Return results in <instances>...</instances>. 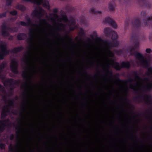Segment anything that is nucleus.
I'll return each mask as SVG.
<instances>
[{
	"label": "nucleus",
	"instance_id": "nucleus-1",
	"mask_svg": "<svg viewBox=\"0 0 152 152\" xmlns=\"http://www.w3.org/2000/svg\"><path fill=\"white\" fill-rule=\"evenodd\" d=\"M132 1H136L138 4L141 7H145L148 8H151V4L149 0H112L109 4V10H115V1H117L120 4H122L125 3H128L129 2Z\"/></svg>",
	"mask_w": 152,
	"mask_h": 152
},
{
	"label": "nucleus",
	"instance_id": "nucleus-2",
	"mask_svg": "<svg viewBox=\"0 0 152 152\" xmlns=\"http://www.w3.org/2000/svg\"><path fill=\"white\" fill-rule=\"evenodd\" d=\"M23 49V47L21 46L17 47H15L12 49L11 51L7 48L2 49L1 50L0 52V59L2 60L4 59V57L8 55L11 53H17L19 52Z\"/></svg>",
	"mask_w": 152,
	"mask_h": 152
},
{
	"label": "nucleus",
	"instance_id": "nucleus-3",
	"mask_svg": "<svg viewBox=\"0 0 152 152\" xmlns=\"http://www.w3.org/2000/svg\"><path fill=\"white\" fill-rule=\"evenodd\" d=\"M134 56L139 61L140 66L144 68L147 69H148L150 67L148 61L144 58V56L142 54L136 51L134 53Z\"/></svg>",
	"mask_w": 152,
	"mask_h": 152
},
{
	"label": "nucleus",
	"instance_id": "nucleus-4",
	"mask_svg": "<svg viewBox=\"0 0 152 152\" xmlns=\"http://www.w3.org/2000/svg\"><path fill=\"white\" fill-rule=\"evenodd\" d=\"M110 61L112 63V67L117 70L120 71L122 68H126L129 69L131 66L130 63L128 61L122 62L120 66L119 65V62L115 61L113 59H111Z\"/></svg>",
	"mask_w": 152,
	"mask_h": 152
},
{
	"label": "nucleus",
	"instance_id": "nucleus-5",
	"mask_svg": "<svg viewBox=\"0 0 152 152\" xmlns=\"http://www.w3.org/2000/svg\"><path fill=\"white\" fill-rule=\"evenodd\" d=\"M25 2H30L38 5H42L47 10H50L49 1L47 0H23Z\"/></svg>",
	"mask_w": 152,
	"mask_h": 152
},
{
	"label": "nucleus",
	"instance_id": "nucleus-6",
	"mask_svg": "<svg viewBox=\"0 0 152 152\" xmlns=\"http://www.w3.org/2000/svg\"><path fill=\"white\" fill-rule=\"evenodd\" d=\"M104 33L106 37H111L112 40H116L118 37L116 33L109 28H104Z\"/></svg>",
	"mask_w": 152,
	"mask_h": 152
},
{
	"label": "nucleus",
	"instance_id": "nucleus-7",
	"mask_svg": "<svg viewBox=\"0 0 152 152\" xmlns=\"http://www.w3.org/2000/svg\"><path fill=\"white\" fill-rule=\"evenodd\" d=\"M10 67L11 71L13 73L16 75L19 74V72L18 70V63L17 61L15 59L12 60Z\"/></svg>",
	"mask_w": 152,
	"mask_h": 152
},
{
	"label": "nucleus",
	"instance_id": "nucleus-8",
	"mask_svg": "<svg viewBox=\"0 0 152 152\" xmlns=\"http://www.w3.org/2000/svg\"><path fill=\"white\" fill-rule=\"evenodd\" d=\"M34 29L31 28H30L29 29V38L27 39V42L29 44L28 47L29 49H32L33 44V40L34 36Z\"/></svg>",
	"mask_w": 152,
	"mask_h": 152
},
{
	"label": "nucleus",
	"instance_id": "nucleus-9",
	"mask_svg": "<svg viewBox=\"0 0 152 152\" xmlns=\"http://www.w3.org/2000/svg\"><path fill=\"white\" fill-rule=\"evenodd\" d=\"M1 35L3 37H8L10 34L7 30L13 31V28L7 27L5 23H3L1 26Z\"/></svg>",
	"mask_w": 152,
	"mask_h": 152
},
{
	"label": "nucleus",
	"instance_id": "nucleus-10",
	"mask_svg": "<svg viewBox=\"0 0 152 152\" xmlns=\"http://www.w3.org/2000/svg\"><path fill=\"white\" fill-rule=\"evenodd\" d=\"M22 76L23 79L25 80V82L23 84L21 85L20 88H25V91H26L28 83L30 80V78L27 76V72H23L22 74Z\"/></svg>",
	"mask_w": 152,
	"mask_h": 152
},
{
	"label": "nucleus",
	"instance_id": "nucleus-11",
	"mask_svg": "<svg viewBox=\"0 0 152 152\" xmlns=\"http://www.w3.org/2000/svg\"><path fill=\"white\" fill-rule=\"evenodd\" d=\"M131 39L134 40L133 47L136 49H137L139 47V39L140 38L139 34L137 33H133L131 37Z\"/></svg>",
	"mask_w": 152,
	"mask_h": 152
},
{
	"label": "nucleus",
	"instance_id": "nucleus-12",
	"mask_svg": "<svg viewBox=\"0 0 152 152\" xmlns=\"http://www.w3.org/2000/svg\"><path fill=\"white\" fill-rule=\"evenodd\" d=\"M6 82L9 84L10 89L11 91H13L15 88L14 85L19 83V81L14 80L12 78L8 79Z\"/></svg>",
	"mask_w": 152,
	"mask_h": 152
},
{
	"label": "nucleus",
	"instance_id": "nucleus-13",
	"mask_svg": "<svg viewBox=\"0 0 152 152\" xmlns=\"http://www.w3.org/2000/svg\"><path fill=\"white\" fill-rule=\"evenodd\" d=\"M113 40L112 41L105 40L104 41V43L107 45L108 47L110 48L111 47H118L119 44L117 41V39Z\"/></svg>",
	"mask_w": 152,
	"mask_h": 152
},
{
	"label": "nucleus",
	"instance_id": "nucleus-14",
	"mask_svg": "<svg viewBox=\"0 0 152 152\" xmlns=\"http://www.w3.org/2000/svg\"><path fill=\"white\" fill-rule=\"evenodd\" d=\"M105 22L108 23L114 28H117V25L115 22L109 17H107L105 18Z\"/></svg>",
	"mask_w": 152,
	"mask_h": 152
},
{
	"label": "nucleus",
	"instance_id": "nucleus-15",
	"mask_svg": "<svg viewBox=\"0 0 152 152\" xmlns=\"http://www.w3.org/2000/svg\"><path fill=\"white\" fill-rule=\"evenodd\" d=\"M143 25L145 26L152 27V17H148L147 18L146 20H143Z\"/></svg>",
	"mask_w": 152,
	"mask_h": 152
},
{
	"label": "nucleus",
	"instance_id": "nucleus-16",
	"mask_svg": "<svg viewBox=\"0 0 152 152\" xmlns=\"http://www.w3.org/2000/svg\"><path fill=\"white\" fill-rule=\"evenodd\" d=\"M131 23L133 26L136 29H138L140 26V20L138 18H135L134 19V21H132Z\"/></svg>",
	"mask_w": 152,
	"mask_h": 152
},
{
	"label": "nucleus",
	"instance_id": "nucleus-17",
	"mask_svg": "<svg viewBox=\"0 0 152 152\" xmlns=\"http://www.w3.org/2000/svg\"><path fill=\"white\" fill-rule=\"evenodd\" d=\"M10 110L7 106H5L4 107V109L2 111L1 113V118L4 119L7 115V113H9Z\"/></svg>",
	"mask_w": 152,
	"mask_h": 152
},
{
	"label": "nucleus",
	"instance_id": "nucleus-18",
	"mask_svg": "<svg viewBox=\"0 0 152 152\" xmlns=\"http://www.w3.org/2000/svg\"><path fill=\"white\" fill-rule=\"evenodd\" d=\"M7 121H9L8 119L7 120H3L0 121V124H1L2 125H0V132H3L5 129L4 126H6V124L7 123Z\"/></svg>",
	"mask_w": 152,
	"mask_h": 152
},
{
	"label": "nucleus",
	"instance_id": "nucleus-19",
	"mask_svg": "<svg viewBox=\"0 0 152 152\" xmlns=\"http://www.w3.org/2000/svg\"><path fill=\"white\" fill-rule=\"evenodd\" d=\"M145 102V103L147 105L149 104H152V99L151 96L150 94L148 95H146L145 99H144Z\"/></svg>",
	"mask_w": 152,
	"mask_h": 152
},
{
	"label": "nucleus",
	"instance_id": "nucleus-20",
	"mask_svg": "<svg viewBox=\"0 0 152 152\" xmlns=\"http://www.w3.org/2000/svg\"><path fill=\"white\" fill-rule=\"evenodd\" d=\"M26 37V34L23 33H19L17 36V39L19 40H24Z\"/></svg>",
	"mask_w": 152,
	"mask_h": 152
},
{
	"label": "nucleus",
	"instance_id": "nucleus-21",
	"mask_svg": "<svg viewBox=\"0 0 152 152\" xmlns=\"http://www.w3.org/2000/svg\"><path fill=\"white\" fill-rule=\"evenodd\" d=\"M8 149L10 152H18L17 146H14L12 144H10L8 147Z\"/></svg>",
	"mask_w": 152,
	"mask_h": 152
},
{
	"label": "nucleus",
	"instance_id": "nucleus-22",
	"mask_svg": "<svg viewBox=\"0 0 152 152\" xmlns=\"http://www.w3.org/2000/svg\"><path fill=\"white\" fill-rule=\"evenodd\" d=\"M5 102H8V104L6 106H7L8 108V107H13L14 106L15 100H10L9 99L8 100H5Z\"/></svg>",
	"mask_w": 152,
	"mask_h": 152
},
{
	"label": "nucleus",
	"instance_id": "nucleus-23",
	"mask_svg": "<svg viewBox=\"0 0 152 152\" xmlns=\"http://www.w3.org/2000/svg\"><path fill=\"white\" fill-rule=\"evenodd\" d=\"M0 42V49L1 50L7 48V45L5 42H4L2 41H1Z\"/></svg>",
	"mask_w": 152,
	"mask_h": 152
},
{
	"label": "nucleus",
	"instance_id": "nucleus-24",
	"mask_svg": "<svg viewBox=\"0 0 152 152\" xmlns=\"http://www.w3.org/2000/svg\"><path fill=\"white\" fill-rule=\"evenodd\" d=\"M147 90L150 91L152 89V83H150L148 85H147L144 87Z\"/></svg>",
	"mask_w": 152,
	"mask_h": 152
},
{
	"label": "nucleus",
	"instance_id": "nucleus-25",
	"mask_svg": "<svg viewBox=\"0 0 152 152\" xmlns=\"http://www.w3.org/2000/svg\"><path fill=\"white\" fill-rule=\"evenodd\" d=\"M20 125L17 126L15 128L16 130V133L17 134H18L21 132L20 130Z\"/></svg>",
	"mask_w": 152,
	"mask_h": 152
},
{
	"label": "nucleus",
	"instance_id": "nucleus-26",
	"mask_svg": "<svg viewBox=\"0 0 152 152\" xmlns=\"http://www.w3.org/2000/svg\"><path fill=\"white\" fill-rule=\"evenodd\" d=\"M132 74L134 77L135 78L138 79H141L140 77L139 76V74L137 71H133L132 72Z\"/></svg>",
	"mask_w": 152,
	"mask_h": 152
},
{
	"label": "nucleus",
	"instance_id": "nucleus-27",
	"mask_svg": "<svg viewBox=\"0 0 152 152\" xmlns=\"http://www.w3.org/2000/svg\"><path fill=\"white\" fill-rule=\"evenodd\" d=\"M62 20L65 22L69 21V20L67 16L65 15H63L62 16Z\"/></svg>",
	"mask_w": 152,
	"mask_h": 152
},
{
	"label": "nucleus",
	"instance_id": "nucleus-28",
	"mask_svg": "<svg viewBox=\"0 0 152 152\" xmlns=\"http://www.w3.org/2000/svg\"><path fill=\"white\" fill-rule=\"evenodd\" d=\"M129 19L128 18H126V19L125 21L124 25L125 28H126L127 27L129 26Z\"/></svg>",
	"mask_w": 152,
	"mask_h": 152
},
{
	"label": "nucleus",
	"instance_id": "nucleus-29",
	"mask_svg": "<svg viewBox=\"0 0 152 152\" xmlns=\"http://www.w3.org/2000/svg\"><path fill=\"white\" fill-rule=\"evenodd\" d=\"M117 78L118 80L121 82H128L129 83H131L133 81V79L131 78H129L127 81L121 80L118 77H117Z\"/></svg>",
	"mask_w": 152,
	"mask_h": 152
},
{
	"label": "nucleus",
	"instance_id": "nucleus-30",
	"mask_svg": "<svg viewBox=\"0 0 152 152\" xmlns=\"http://www.w3.org/2000/svg\"><path fill=\"white\" fill-rule=\"evenodd\" d=\"M6 66V64L5 63L2 62L0 65V73L1 72L2 70L4 69Z\"/></svg>",
	"mask_w": 152,
	"mask_h": 152
},
{
	"label": "nucleus",
	"instance_id": "nucleus-31",
	"mask_svg": "<svg viewBox=\"0 0 152 152\" xmlns=\"http://www.w3.org/2000/svg\"><path fill=\"white\" fill-rule=\"evenodd\" d=\"M107 67L108 69H107V72L109 74L110 76L112 77L113 75V72L112 70H110L109 69V68L110 67V66L109 65H107Z\"/></svg>",
	"mask_w": 152,
	"mask_h": 152
},
{
	"label": "nucleus",
	"instance_id": "nucleus-32",
	"mask_svg": "<svg viewBox=\"0 0 152 152\" xmlns=\"http://www.w3.org/2000/svg\"><path fill=\"white\" fill-rule=\"evenodd\" d=\"M114 51L117 55H119L122 54L123 52V51L122 50H114Z\"/></svg>",
	"mask_w": 152,
	"mask_h": 152
},
{
	"label": "nucleus",
	"instance_id": "nucleus-33",
	"mask_svg": "<svg viewBox=\"0 0 152 152\" xmlns=\"http://www.w3.org/2000/svg\"><path fill=\"white\" fill-rule=\"evenodd\" d=\"M110 48L108 47L107 50L109 52V53L110 56L113 57L114 56V55L113 52L110 50Z\"/></svg>",
	"mask_w": 152,
	"mask_h": 152
},
{
	"label": "nucleus",
	"instance_id": "nucleus-34",
	"mask_svg": "<svg viewBox=\"0 0 152 152\" xmlns=\"http://www.w3.org/2000/svg\"><path fill=\"white\" fill-rule=\"evenodd\" d=\"M27 22L28 23V25H30L33 24V23L31 21V19L29 18H28L27 19Z\"/></svg>",
	"mask_w": 152,
	"mask_h": 152
},
{
	"label": "nucleus",
	"instance_id": "nucleus-35",
	"mask_svg": "<svg viewBox=\"0 0 152 152\" xmlns=\"http://www.w3.org/2000/svg\"><path fill=\"white\" fill-rule=\"evenodd\" d=\"M96 10H90V12L91 13H92L93 14H96V12L97 14H100L101 13V11H98L97 12H96Z\"/></svg>",
	"mask_w": 152,
	"mask_h": 152
},
{
	"label": "nucleus",
	"instance_id": "nucleus-36",
	"mask_svg": "<svg viewBox=\"0 0 152 152\" xmlns=\"http://www.w3.org/2000/svg\"><path fill=\"white\" fill-rule=\"evenodd\" d=\"M148 75H152V66H150L148 69Z\"/></svg>",
	"mask_w": 152,
	"mask_h": 152
},
{
	"label": "nucleus",
	"instance_id": "nucleus-37",
	"mask_svg": "<svg viewBox=\"0 0 152 152\" xmlns=\"http://www.w3.org/2000/svg\"><path fill=\"white\" fill-rule=\"evenodd\" d=\"M64 37L66 39H68L71 42H72V39L69 37V35L68 34H67L66 35H65V36H64Z\"/></svg>",
	"mask_w": 152,
	"mask_h": 152
},
{
	"label": "nucleus",
	"instance_id": "nucleus-38",
	"mask_svg": "<svg viewBox=\"0 0 152 152\" xmlns=\"http://www.w3.org/2000/svg\"><path fill=\"white\" fill-rule=\"evenodd\" d=\"M20 24L21 26H29V25H28V23H26L25 22L22 21L20 22Z\"/></svg>",
	"mask_w": 152,
	"mask_h": 152
},
{
	"label": "nucleus",
	"instance_id": "nucleus-39",
	"mask_svg": "<svg viewBox=\"0 0 152 152\" xmlns=\"http://www.w3.org/2000/svg\"><path fill=\"white\" fill-rule=\"evenodd\" d=\"M13 0H6V4L7 6H10L11 5Z\"/></svg>",
	"mask_w": 152,
	"mask_h": 152
},
{
	"label": "nucleus",
	"instance_id": "nucleus-40",
	"mask_svg": "<svg viewBox=\"0 0 152 152\" xmlns=\"http://www.w3.org/2000/svg\"><path fill=\"white\" fill-rule=\"evenodd\" d=\"M5 145L3 143H0V148L1 149H5Z\"/></svg>",
	"mask_w": 152,
	"mask_h": 152
},
{
	"label": "nucleus",
	"instance_id": "nucleus-41",
	"mask_svg": "<svg viewBox=\"0 0 152 152\" xmlns=\"http://www.w3.org/2000/svg\"><path fill=\"white\" fill-rule=\"evenodd\" d=\"M13 11L10 12V13L11 14L13 15H15L17 14V12L16 10H13Z\"/></svg>",
	"mask_w": 152,
	"mask_h": 152
},
{
	"label": "nucleus",
	"instance_id": "nucleus-42",
	"mask_svg": "<svg viewBox=\"0 0 152 152\" xmlns=\"http://www.w3.org/2000/svg\"><path fill=\"white\" fill-rule=\"evenodd\" d=\"M6 16V13L4 12L2 13H0V18L5 17Z\"/></svg>",
	"mask_w": 152,
	"mask_h": 152
},
{
	"label": "nucleus",
	"instance_id": "nucleus-43",
	"mask_svg": "<svg viewBox=\"0 0 152 152\" xmlns=\"http://www.w3.org/2000/svg\"><path fill=\"white\" fill-rule=\"evenodd\" d=\"M80 34H81V36H83L84 35L85 33L83 30L82 28H81L80 29Z\"/></svg>",
	"mask_w": 152,
	"mask_h": 152
},
{
	"label": "nucleus",
	"instance_id": "nucleus-44",
	"mask_svg": "<svg viewBox=\"0 0 152 152\" xmlns=\"http://www.w3.org/2000/svg\"><path fill=\"white\" fill-rule=\"evenodd\" d=\"M70 22V25H74L75 24V22L74 19H71Z\"/></svg>",
	"mask_w": 152,
	"mask_h": 152
},
{
	"label": "nucleus",
	"instance_id": "nucleus-45",
	"mask_svg": "<svg viewBox=\"0 0 152 152\" xmlns=\"http://www.w3.org/2000/svg\"><path fill=\"white\" fill-rule=\"evenodd\" d=\"M14 138V135L13 134H11L10 137V140H13Z\"/></svg>",
	"mask_w": 152,
	"mask_h": 152
},
{
	"label": "nucleus",
	"instance_id": "nucleus-46",
	"mask_svg": "<svg viewBox=\"0 0 152 152\" xmlns=\"http://www.w3.org/2000/svg\"><path fill=\"white\" fill-rule=\"evenodd\" d=\"M144 97V96L142 95H139L136 97L135 98V99H140L141 98Z\"/></svg>",
	"mask_w": 152,
	"mask_h": 152
},
{
	"label": "nucleus",
	"instance_id": "nucleus-47",
	"mask_svg": "<svg viewBox=\"0 0 152 152\" xmlns=\"http://www.w3.org/2000/svg\"><path fill=\"white\" fill-rule=\"evenodd\" d=\"M145 51L147 53H150L151 52L152 50L150 48H147L146 49Z\"/></svg>",
	"mask_w": 152,
	"mask_h": 152
},
{
	"label": "nucleus",
	"instance_id": "nucleus-48",
	"mask_svg": "<svg viewBox=\"0 0 152 152\" xmlns=\"http://www.w3.org/2000/svg\"><path fill=\"white\" fill-rule=\"evenodd\" d=\"M129 50L130 52H132L133 51H134L136 49L134 48L133 46L130 47L129 48Z\"/></svg>",
	"mask_w": 152,
	"mask_h": 152
},
{
	"label": "nucleus",
	"instance_id": "nucleus-49",
	"mask_svg": "<svg viewBox=\"0 0 152 152\" xmlns=\"http://www.w3.org/2000/svg\"><path fill=\"white\" fill-rule=\"evenodd\" d=\"M70 5H68L67 6V7H69V8H67L65 10H75V9L74 8H72V7H70Z\"/></svg>",
	"mask_w": 152,
	"mask_h": 152
},
{
	"label": "nucleus",
	"instance_id": "nucleus-50",
	"mask_svg": "<svg viewBox=\"0 0 152 152\" xmlns=\"http://www.w3.org/2000/svg\"><path fill=\"white\" fill-rule=\"evenodd\" d=\"M26 105V104L25 103L21 105V108L22 109H23L24 111L25 110V109L24 108V107H25V105Z\"/></svg>",
	"mask_w": 152,
	"mask_h": 152
},
{
	"label": "nucleus",
	"instance_id": "nucleus-51",
	"mask_svg": "<svg viewBox=\"0 0 152 152\" xmlns=\"http://www.w3.org/2000/svg\"><path fill=\"white\" fill-rule=\"evenodd\" d=\"M75 28L74 27H71L69 28V30L70 31H73L75 29Z\"/></svg>",
	"mask_w": 152,
	"mask_h": 152
},
{
	"label": "nucleus",
	"instance_id": "nucleus-52",
	"mask_svg": "<svg viewBox=\"0 0 152 152\" xmlns=\"http://www.w3.org/2000/svg\"><path fill=\"white\" fill-rule=\"evenodd\" d=\"M26 61L28 62H29V57L28 56H27L26 57Z\"/></svg>",
	"mask_w": 152,
	"mask_h": 152
},
{
	"label": "nucleus",
	"instance_id": "nucleus-53",
	"mask_svg": "<svg viewBox=\"0 0 152 152\" xmlns=\"http://www.w3.org/2000/svg\"><path fill=\"white\" fill-rule=\"evenodd\" d=\"M13 113L15 115H17L18 114V111L17 110H15L14 112Z\"/></svg>",
	"mask_w": 152,
	"mask_h": 152
},
{
	"label": "nucleus",
	"instance_id": "nucleus-54",
	"mask_svg": "<svg viewBox=\"0 0 152 152\" xmlns=\"http://www.w3.org/2000/svg\"><path fill=\"white\" fill-rule=\"evenodd\" d=\"M124 100L125 101H126V102H128L129 101V100H128V99H127L126 97H125L124 98Z\"/></svg>",
	"mask_w": 152,
	"mask_h": 152
},
{
	"label": "nucleus",
	"instance_id": "nucleus-55",
	"mask_svg": "<svg viewBox=\"0 0 152 152\" xmlns=\"http://www.w3.org/2000/svg\"><path fill=\"white\" fill-rule=\"evenodd\" d=\"M143 80H144L148 81L149 80V78L147 77L144 78Z\"/></svg>",
	"mask_w": 152,
	"mask_h": 152
},
{
	"label": "nucleus",
	"instance_id": "nucleus-56",
	"mask_svg": "<svg viewBox=\"0 0 152 152\" xmlns=\"http://www.w3.org/2000/svg\"><path fill=\"white\" fill-rule=\"evenodd\" d=\"M40 22H45V19H41L40 20Z\"/></svg>",
	"mask_w": 152,
	"mask_h": 152
},
{
	"label": "nucleus",
	"instance_id": "nucleus-57",
	"mask_svg": "<svg viewBox=\"0 0 152 152\" xmlns=\"http://www.w3.org/2000/svg\"><path fill=\"white\" fill-rule=\"evenodd\" d=\"M130 86H131L130 88L131 89H133V88L134 87V86H133V85L132 84H131L130 85Z\"/></svg>",
	"mask_w": 152,
	"mask_h": 152
},
{
	"label": "nucleus",
	"instance_id": "nucleus-58",
	"mask_svg": "<svg viewBox=\"0 0 152 152\" xmlns=\"http://www.w3.org/2000/svg\"><path fill=\"white\" fill-rule=\"evenodd\" d=\"M54 12H58V10H53Z\"/></svg>",
	"mask_w": 152,
	"mask_h": 152
},
{
	"label": "nucleus",
	"instance_id": "nucleus-59",
	"mask_svg": "<svg viewBox=\"0 0 152 152\" xmlns=\"http://www.w3.org/2000/svg\"><path fill=\"white\" fill-rule=\"evenodd\" d=\"M149 39L150 40V41L151 40V37L150 36L149 37Z\"/></svg>",
	"mask_w": 152,
	"mask_h": 152
},
{
	"label": "nucleus",
	"instance_id": "nucleus-60",
	"mask_svg": "<svg viewBox=\"0 0 152 152\" xmlns=\"http://www.w3.org/2000/svg\"><path fill=\"white\" fill-rule=\"evenodd\" d=\"M88 40L89 41H91V39H90V38H88Z\"/></svg>",
	"mask_w": 152,
	"mask_h": 152
},
{
	"label": "nucleus",
	"instance_id": "nucleus-61",
	"mask_svg": "<svg viewBox=\"0 0 152 152\" xmlns=\"http://www.w3.org/2000/svg\"><path fill=\"white\" fill-rule=\"evenodd\" d=\"M57 34H58V35L59 36H61V35L60 34L58 33H57Z\"/></svg>",
	"mask_w": 152,
	"mask_h": 152
},
{
	"label": "nucleus",
	"instance_id": "nucleus-62",
	"mask_svg": "<svg viewBox=\"0 0 152 152\" xmlns=\"http://www.w3.org/2000/svg\"><path fill=\"white\" fill-rule=\"evenodd\" d=\"M15 98H16V99H18V96H16L15 97Z\"/></svg>",
	"mask_w": 152,
	"mask_h": 152
},
{
	"label": "nucleus",
	"instance_id": "nucleus-63",
	"mask_svg": "<svg viewBox=\"0 0 152 152\" xmlns=\"http://www.w3.org/2000/svg\"><path fill=\"white\" fill-rule=\"evenodd\" d=\"M143 16H145H145H146L145 14H143Z\"/></svg>",
	"mask_w": 152,
	"mask_h": 152
},
{
	"label": "nucleus",
	"instance_id": "nucleus-64",
	"mask_svg": "<svg viewBox=\"0 0 152 152\" xmlns=\"http://www.w3.org/2000/svg\"><path fill=\"white\" fill-rule=\"evenodd\" d=\"M60 25H61V26H63L64 25V24H62V23H60Z\"/></svg>",
	"mask_w": 152,
	"mask_h": 152
}]
</instances>
